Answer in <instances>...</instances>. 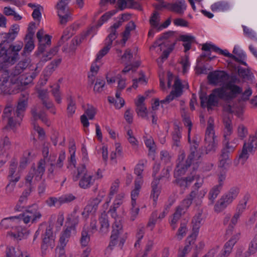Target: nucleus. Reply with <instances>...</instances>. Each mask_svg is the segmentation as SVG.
I'll list each match as a JSON object with an SVG mask.
<instances>
[{
	"instance_id": "f257e3e1",
	"label": "nucleus",
	"mask_w": 257,
	"mask_h": 257,
	"mask_svg": "<svg viewBox=\"0 0 257 257\" xmlns=\"http://www.w3.org/2000/svg\"><path fill=\"white\" fill-rule=\"evenodd\" d=\"M29 97V93L23 92L21 94L15 111L11 106H8L4 109L3 118L7 120L11 127H14L20 124L28 105Z\"/></svg>"
},
{
	"instance_id": "f03ea898",
	"label": "nucleus",
	"mask_w": 257,
	"mask_h": 257,
	"mask_svg": "<svg viewBox=\"0 0 257 257\" xmlns=\"http://www.w3.org/2000/svg\"><path fill=\"white\" fill-rule=\"evenodd\" d=\"M23 47L22 42H19L15 45H9L8 47L0 45V65L6 67L13 65L19 59L18 52Z\"/></svg>"
},
{
	"instance_id": "7ed1b4c3",
	"label": "nucleus",
	"mask_w": 257,
	"mask_h": 257,
	"mask_svg": "<svg viewBox=\"0 0 257 257\" xmlns=\"http://www.w3.org/2000/svg\"><path fill=\"white\" fill-rule=\"evenodd\" d=\"M239 193V189L237 187H232L225 193L214 205V211L217 213L224 210L228 205L237 198Z\"/></svg>"
},
{
	"instance_id": "20e7f679",
	"label": "nucleus",
	"mask_w": 257,
	"mask_h": 257,
	"mask_svg": "<svg viewBox=\"0 0 257 257\" xmlns=\"http://www.w3.org/2000/svg\"><path fill=\"white\" fill-rule=\"evenodd\" d=\"M204 141L206 153L207 154L211 152H214L217 147L218 140L217 137L215 135L214 130V119L211 117L208 118L207 121Z\"/></svg>"
},
{
	"instance_id": "39448f33",
	"label": "nucleus",
	"mask_w": 257,
	"mask_h": 257,
	"mask_svg": "<svg viewBox=\"0 0 257 257\" xmlns=\"http://www.w3.org/2000/svg\"><path fill=\"white\" fill-rule=\"evenodd\" d=\"M80 179L79 185L84 189L90 187L93 183L92 176L87 173L86 168L84 165H80L77 170L76 174H74L73 180L77 181Z\"/></svg>"
},
{
	"instance_id": "423d86ee",
	"label": "nucleus",
	"mask_w": 257,
	"mask_h": 257,
	"mask_svg": "<svg viewBox=\"0 0 257 257\" xmlns=\"http://www.w3.org/2000/svg\"><path fill=\"white\" fill-rule=\"evenodd\" d=\"M19 221H23L24 223H36L42 217V214L38 207L36 205L29 207L24 212L20 214Z\"/></svg>"
},
{
	"instance_id": "0eeeda50",
	"label": "nucleus",
	"mask_w": 257,
	"mask_h": 257,
	"mask_svg": "<svg viewBox=\"0 0 257 257\" xmlns=\"http://www.w3.org/2000/svg\"><path fill=\"white\" fill-rule=\"evenodd\" d=\"M31 112L33 118L34 120L33 122L34 128L37 132L39 136H44V131L36 123V121L40 119L43 122L49 126L50 125V121L47 118L46 112L44 110H41L39 107L38 106L33 107Z\"/></svg>"
},
{
	"instance_id": "6e6552de",
	"label": "nucleus",
	"mask_w": 257,
	"mask_h": 257,
	"mask_svg": "<svg viewBox=\"0 0 257 257\" xmlns=\"http://www.w3.org/2000/svg\"><path fill=\"white\" fill-rule=\"evenodd\" d=\"M239 82L240 80L236 75H232L230 80L221 86L232 100L242 93L241 87L235 85L236 83Z\"/></svg>"
},
{
	"instance_id": "1a4fd4ad",
	"label": "nucleus",
	"mask_w": 257,
	"mask_h": 257,
	"mask_svg": "<svg viewBox=\"0 0 257 257\" xmlns=\"http://www.w3.org/2000/svg\"><path fill=\"white\" fill-rule=\"evenodd\" d=\"M219 99L226 101H229L232 100L221 87L215 88L208 96V99L207 101L208 109L211 108L212 106L217 105Z\"/></svg>"
},
{
	"instance_id": "9d476101",
	"label": "nucleus",
	"mask_w": 257,
	"mask_h": 257,
	"mask_svg": "<svg viewBox=\"0 0 257 257\" xmlns=\"http://www.w3.org/2000/svg\"><path fill=\"white\" fill-rule=\"evenodd\" d=\"M8 70H4L0 76V94H12L14 92L13 85L16 82V79H10Z\"/></svg>"
},
{
	"instance_id": "9b49d317",
	"label": "nucleus",
	"mask_w": 257,
	"mask_h": 257,
	"mask_svg": "<svg viewBox=\"0 0 257 257\" xmlns=\"http://www.w3.org/2000/svg\"><path fill=\"white\" fill-rule=\"evenodd\" d=\"M257 148V131L254 136L250 137L248 142L245 143L241 153L239 156V161L243 165L248 158V153L255 151Z\"/></svg>"
},
{
	"instance_id": "f8f14e48",
	"label": "nucleus",
	"mask_w": 257,
	"mask_h": 257,
	"mask_svg": "<svg viewBox=\"0 0 257 257\" xmlns=\"http://www.w3.org/2000/svg\"><path fill=\"white\" fill-rule=\"evenodd\" d=\"M196 182L192 187V190L190 193V196L195 201H200L204 198L207 193V190L206 188L201 189L203 184L204 180L198 175V178L195 179Z\"/></svg>"
},
{
	"instance_id": "ddd939ff",
	"label": "nucleus",
	"mask_w": 257,
	"mask_h": 257,
	"mask_svg": "<svg viewBox=\"0 0 257 257\" xmlns=\"http://www.w3.org/2000/svg\"><path fill=\"white\" fill-rule=\"evenodd\" d=\"M207 78L210 84L223 85L228 80L229 76L223 71H214L209 73Z\"/></svg>"
},
{
	"instance_id": "4468645a",
	"label": "nucleus",
	"mask_w": 257,
	"mask_h": 257,
	"mask_svg": "<svg viewBox=\"0 0 257 257\" xmlns=\"http://www.w3.org/2000/svg\"><path fill=\"white\" fill-rule=\"evenodd\" d=\"M162 7L173 12L182 15L187 6L185 0H173L171 3H163Z\"/></svg>"
},
{
	"instance_id": "2eb2a0df",
	"label": "nucleus",
	"mask_w": 257,
	"mask_h": 257,
	"mask_svg": "<svg viewBox=\"0 0 257 257\" xmlns=\"http://www.w3.org/2000/svg\"><path fill=\"white\" fill-rule=\"evenodd\" d=\"M45 231L42 238V244L41 248L42 250H46L48 246L53 248L54 246V236L52 231V227L50 226H46Z\"/></svg>"
},
{
	"instance_id": "dca6fc26",
	"label": "nucleus",
	"mask_w": 257,
	"mask_h": 257,
	"mask_svg": "<svg viewBox=\"0 0 257 257\" xmlns=\"http://www.w3.org/2000/svg\"><path fill=\"white\" fill-rule=\"evenodd\" d=\"M36 36L39 41L38 52L42 53L51 45V37L48 35H44L43 29L40 30L37 33Z\"/></svg>"
},
{
	"instance_id": "f3484780",
	"label": "nucleus",
	"mask_w": 257,
	"mask_h": 257,
	"mask_svg": "<svg viewBox=\"0 0 257 257\" xmlns=\"http://www.w3.org/2000/svg\"><path fill=\"white\" fill-rule=\"evenodd\" d=\"M100 202L101 199L97 197L90 200L81 213L82 216L87 218L89 215L95 213Z\"/></svg>"
},
{
	"instance_id": "a211bd4d",
	"label": "nucleus",
	"mask_w": 257,
	"mask_h": 257,
	"mask_svg": "<svg viewBox=\"0 0 257 257\" xmlns=\"http://www.w3.org/2000/svg\"><path fill=\"white\" fill-rule=\"evenodd\" d=\"M45 171V161L40 160L37 167H32L30 172L34 176V182L38 181L42 179V176Z\"/></svg>"
},
{
	"instance_id": "6ab92c4d",
	"label": "nucleus",
	"mask_w": 257,
	"mask_h": 257,
	"mask_svg": "<svg viewBox=\"0 0 257 257\" xmlns=\"http://www.w3.org/2000/svg\"><path fill=\"white\" fill-rule=\"evenodd\" d=\"M202 211L198 212L193 218L192 220V233L190 236V238L195 239L198 235L199 229L202 224Z\"/></svg>"
},
{
	"instance_id": "aec40b11",
	"label": "nucleus",
	"mask_w": 257,
	"mask_h": 257,
	"mask_svg": "<svg viewBox=\"0 0 257 257\" xmlns=\"http://www.w3.org/2000/svg\"><path fill=\"white\" fill-rule=\"evenodd\" d=\"M145 98L143 96H139L138 99L135 102L136 105V111L138 115L142 118H147V109L145 106L144 101Z\"/></svg>"
},
{
	"instance_id": "412c9836",
	"label": "nucleus",
	"mask_w": 257,
	"mask_h": 257,
	"mask_svg": "<svg viewBox=\"0 0 257 257\" xmlns=\"http://www.w3.org/2000/svg\"><path fill=\"white\" fill-rule=\"evenodd\" d=\"M9 234L17 240H21L25 236H27L28 233L26 229L20 226H15L14 227H12V229L9 232Z\"/></svg>"
},
{
	"instance_id": "4be33fe9",
	"label": "nucleus",
	"mask_w": 257,
	"mask_h": 257,
	"mask_svg": "<svg viewBox=\"0 0 257 257\" xmlns=\"http://www.w3.org/2000/svg\"><path fill=\"white\" fill-rule=\"evenodd\" d=\"M72 231L74 232V228L73 227H67L61 233L59 239L60 250L64 249V247L69 241Z\"/></svg>"
},
{
	"instance_id": "5701e85b",
	"label": "nucleus",
	"mask_w": 257,
	"mask_h": 257,
	"mask_svg": "<svg viewBox=\"0 0 257 257\" xmlns=\"http://www.w3.org/2000/svg\"><path fill=\"white\" fill-rule=\"evenodd\" d=\"M124 197V194L121 193L118 194L114 201V202L112 206H110V209L108 210L111 216L115 218L117 217L116 209L118 208L120 205L122 203V199Z\"/></svg>"
},
{
	"instance_id": "b1692460",
	"label": "nucleus",
	"mask_w": 257,
	"mask_h": 257,
	"mask_svg": "<svg viewBox=\"0 0 257 257\" xmlns=\"http://www.w3.org/2000/svg\"><path fill=\"white\" fill-rule=\"evenodd\" d=\"M143 182L140 178L135 181V188L131 192V205L136 204V199L139 197Z\"/></svg>"
},
{
	"instance_id": "393cba45",
	"label": "nucleus",
	"mask_w": 257,
	"mask_h": 257,
	"mask_svg": "<svg viewBox=\"0 0 257 257\" xmlns=\"http://www.w3.org/2000/svg\"><path fill=\"white\" fill-rule=\"evenodd\" d=\"M19 221V217L12 216L4 218L0 223V227L3 229H8L14 227V225Z\"/></svg>"
},
{
	"instance_id": "a878e982",
	"label": "nucleus",
	"mask_w": 257,
	"mask_h": 257,
	"mask_svg": "<svg viewBox=\"0 0 257 257\" xmlns=\"http://www.w3.org/2000/svg\"><path fill=\"white\" fill-rule=\"evenodd\" d=\"M198 178V175L193 174L191 176L186 178H178L176 180V184L180 187L184 188H187L193 181Z\"/></svg>"
},
{
	"instance_id": "bb28decb",
	"label": "nucleus",
	"mask_w": 257,
	"mask_h": 257,
	"mask_svg": "<svg viewBox=\"0 0 257 257\" xmlns=\"http://www.w3.org/2000/svg\"><path fill=\"white\" fill-rule=\"evenodd\" d=\"M186 210L178 206L177 207L175 212L173 215V218L171 220L170 224L173 230L176 228V224L181 216L185 213Z\"/></svg>"
},
{
	"instance_id": "cd10ccee",
	"label": "nucleus",
	"mask_w": 257,
	"mask_h": 257,
	"mask_svg": "<svg viewBox=\"0 0 257 257\" xmlns=\"http://www.w3.org/2000/svg\"><path fill=\"white\" fill-rule=\"evenodd\" d=\"M174 36V34L173 32H168L164 33L161 37H160L158 40H157L154 43L152 46L150 47V50H153L157 47L159 46L160 47V51H161L163 50V44L165 42L164 41H163L162 42H161L163 40V39H169V40H170Z\"/></svg>"
},
{
	"instance_id": "c85d7f7f",
	"label": "nucleus",
	"mask_w": 257,
	"mask_h": 257,
	"mask_svg": "<svg viewBox=\"0 0 257 257\" xmlns=\"http://www.w3.org/2000/svg\"><path fill=\"white\" fill-rule=\"evenodd\" d=\"M99 220L100 224V231L103 233L107 232L109 229V224L107 215L105 211L101 213Z\"/></svg>"
},
{
	"instance_id": "c756f323",
	"label": "nucleus",
	"mask_w": 257,
	"mask_h": 257,
	"mask_svg": "<svg viewBox=\"0 0 257 257\" xmlns=\"http://www.w3.org/2000/svg\"><path fill=\"white\" fill-rule=\"evenodd\" d=\"M124 242V240L121 237L120 235H114V236L113 237V235L111 234L110 236V241L107 247V249L112 250L113 247L115 246H117L120 248H121Z\"/></svg>"
},
{
	"instance_id": "7c9ffc66",
	"label": "nucleus",
	"mask_w": 257,
	"mask_h": 257,
	"mask_svg": "<svg viewBox=\"0 0 257 257\" xmlns=\"http://www.w3.org/2000/svg\"><path fill=\"white\" fill-rule=\"evenodd\" d=\"M71 0H60L56 5V9L58 15L69 13L68 9V4Z\"/></svg>"
},
{
	"instance_id": "2f4dec72",
	"label": "nucleus",
	"mask_w": 257,
	"mask_h": 257,
	"mask_svg": "<svg viewBox=\"0 0 257 257\" xmlns=\"http://www.w3.org/2000/svg\"><path fill=\"white\" fill-rule=\"evenodd\" d=\"M90 240V235L88 234L87 227L84 226L81 232L79 241L82 247H86L88 245Z\"/></svg>"
},
{
	"instance_id": "473e14b6",
	"label": "nucleus",
	"mask_w": 257,
	"mask_h": 257,
	"mask_svg": "<svg viewBox=\"0 0 257 257\" xmlns=\"http://www.w3.org/2000/svg\"><path fill=\"white\" fill-rule=\"evenodd\" d=\"M160 178H156L154 179L152 182V192L151 197L153 198L154 201L156 202L160 193V190L158 187Z\"/></svg>"
},
{
	"instance_id": "72a5a7b5",
	"label": "nucleus",
	"mask_w": 257,
	"mask_h": 257,
	"mask_svg": "<svg viewBox=\"0 0 257 257\" xmlns=\"http://www.w3.org/2000/svg\"><path fill=\"white\" fill-rule=\"evenodd\" d=\"M250 198L249 194H245L243 198L239 201L236 207V213L241 215V214L245 210L247 206V203Z\"/></svg>"
},
{
	"instance_id": "f704fd0d",
	"label": "nucleus",
	"mask_w": 257,
	"mask_h": 257,
	"mask_svg": "<svg viewBox=\"0 0 257 257\" xmlns=\"http://www.w3.org/2000/svg\"><path fill=\"white\" fill-rule=\"evenodd\" d=\"M223 123L224 125V138L227 140L228 137H229L232 132V126L231 120L229 116H225L223 118Z\"/></svg>"
},
{
	"instance_id": "c9c22d12",
	"label": "nucleus",
	"mask_w": 257,
	"mask_h": 257,
	"mask_svg": "<svg viewBox=\"0 0 257 257\" xmlns=\"http://www.w3.org/2000/svg\"><path fill=\"white\" fill-rule=\"evenodd\" d=\"M33 35V34H29L26 36V44L23 50V52L25 54L26 53H30L35 47Z\"/></svg>"
},
{
	"instance_id": "e433bc0d",
	"label": "nucleus",
	"mask_w": 257,
	"mask_h": 257,
	"mask_svg": "<svg viewBox=\"0 0 257 257\" xmlns=\"http://www.w3.org/2000/svg\"><path fill=\"white\" fill-rule=\"evenodd\" d=\"M114 219L115 221L112 226V230L111 234L113 235V237L114 236V235H120L123 231L122 225L120 219L119 218H115Z\"/></svg>"
},
{
	"instance_id": "4c0bfd02",
	"label": "nucleus",
	"mask_w": 257,
	"mask_h": 257,
	"mask_svg": "<svg viewBox=\"0 0 257 257\" xmlns=\"http://www.w3.org/2000/svg\"><path fill=\"white\" fill-rule=\"evenodd\" d=\"M181 138V129L178 125H176L172 133L173 146L176 148L180 145V139Z\"/></svg>"
},
{
	"instance_id": "58836bf2",
	"label": "nucleus",
	"mask_w": 257,
	"mask_h": 257,
	"mask_svg": "<svg viewBox=\"0 0 257 257\" xmlns=\"http://www.w3.org/2000/svg\"><path fill=\"white\" fill-rule=\"evenodd\" d=\"M68 227H73L74 228V232H75V226L78 224L79 216L76 214V211L74 210L71 214H70L67 218Z\"/></svg>"
},
{
	"instance_id": "ea45409f",
	"label": "nucleus",
	"mask_w": 257,
	"mask_h": 257,
	"mask_svg": "<svg viewBox=\"0 0 257 257\" xmlns=\"http://www.w3.org/2000/svg\"><path fill=\"white\" fill-rule=\"evenodd\" d=\"M76 108V102L71 96L67 98V112L68 116L71 117L75 113Z\"/></svg>"
},
{
	"instance_id": "a19ab883",
	"label": "nucleus",
	"mask_w": 257,
	"mask_h": 257,
	"mask_svg": "<svg viewBox=\"0 0 257 257\" xmlns=\"http://www.w3.org/2000/svg\"><path fill=\"white\" fill-rule=\"evenodd\" d=\"M230 153L227 149L223 148L220 155L219 161V166L225 167L226 164H229L230 161L229 159V154Z\"/></svg>"
},
{
	"instance_id": "79ce46f5",
	"label": "nucleus",
	"mask_w": 257,
	"mask_h": 257,
	"mask_svg": "<svg viewBox=\"0 0 257 257\" xmlns=\"http://www.w3.org/2000/svg\"><path fill=\"white\" fill-rule=\"evenodd\" d=\"M180 40L184 42L183 46L185 52L188 51L191 47V44L194 41V37L189 35H182L180 36Z\"/></svg>"
},
{
	"instance_id": "37998d69",
	"label": "nucleus",
	"mask_w": 257,
	"mask_h": 257,
	"mask_svg": "<svg viewBox=\"0 0 257 257\" xmlns=\"http://www.w3.org/2000/svg\"><path fill=\"white\" fill-rule=\"evenodd\" d=\"M136 25L133 21H131L126 25L125 29L123 33V38L122 40L123 41L124 44L125 43L126 41L128 40L131 31L134 30L136 29Z\"/></svg>"
},
{
	"instance_id": "c03bdc74",
	"label": "nucleus",
	"mask_w": 257,
	"mask_h": 257,
	"mask_svg": "<svg viewBox=\"0 0 257 257\" xmlns=\"http://www.w3.org/2000/svg\"><path fill=\"white\" fill-rule=\"evenodd\" d=\"M212 11H224L229 9L227 3L223 1L218 2L213 4L211 7Z\"/></svg>"
},
{
	"instance_id": "a18cd8bd",
	"label": "nucleus",
	"mask_w": 257,
	"mask_h": 257,
	"mask_svg": "<svg viewBox=\"0 0 257 257\" xmlns=\"http://www.w3.org/2000/svg\"><path fill=\"white\" fill-rule=\"evenodd\" d=\"M20 179V175H17L15 179H10L9 183L6 187V192L7 194H11L15 188L16 183L19 181Z\"/></svg>"
},
{
	"instance_id": "49530a36",
	"label": "nucleus",
	"mask_w": 257,
	"mask_h": 257,
	"mask_svg": "<svg viewBox=\"0 0 257 257\" xmlns=\"http://www.w3.org/2000/svg\"><path fill=\"white\" fill-rule=\"evenodd\" d=\"M221 190L222 189L221 188L215 186H214L210 190L208 195V198L211 202V204H213L214 203L215 200L220 193Z\"/></svg>"
},
{
	"instance_id": "de8ad7c7",
	"label": "nucleus",
	"mask_w": 257,
	"mask_h": 257,
	"mask_svg": "<svg viewBox=\"0 0 257 257\" xmlns=\"http://www.w3.org/2000/svg\"><path fill=\"white\" fill-rule=\"evenodd\" d=\"M170 42V46L169 47V49H166L164 50L162 56H161V59L163 60L168 58L170 52L173 50L175 45L177 42V39L174 36L171 39L169 40Z\"/></svg>"
},
{
	"instance_id": "09e8293b",
	"label": "nucleus",
	"mask_w": 257,
	"mask_h": 257,
	"mask_svg": "<svg viewBox=\"0 0 257 257\" xmlns=\"http://www.w3.org/2000/svg\"><path fill=\"white\" fill-rule=\"evenodd\" d=\"M22 252L18 249H16L13 247H8L6 250L5 257H22Z\"/></svg>"
},
{
	"instance_id": "8fccbe9b",
	"label": "nucleus",
	"mask_w": 257,
	"mask_h": 257,
	"mask_svg": "<svg viewBox=\"0 0 257 257\" xmlns=\"http://www.w3.org/2000/svg\"><path fill=\"white\" fill-rule=\"evenodd\" d=\"M117 12V10H114L105 13L103 14L98 21L97 23V27H99L102 25L106 22L109 19H110L112 16H113Z\"/></svg>"
},
{
	"instance_id": "3c124183",
	"label": "nucleus",
	"mask_w": 257,
	"mask_h": 257,
	"mask_svg": "<svg viewBox=\"0 0 257 257\" xmlns=\"http://www.w3.org/2000/svg\"><path fill=\"white\" fill-rule=\"evenodd\" d=\"M191 153L188 155L187 159L186 160V166H190L191 164L192 163L195 157L196 156V150L198 148L199 145H196L195 144L191 143Z\"/></svg>"
},
{
	"instance_id": "603ef678",
	"label": "nucleus",
	"mask_w": 257,
	"mask_h": 257,
	"mask_svg": "<svg viewBox=\"0 0 257 257\" xmlns=\"http://www.w3.org/2000/svg\"><path fill=\"white\" fill-rule=\"evenodd\" d=\"M190 166H186V161H185V164H182L181 162L178 164L176 168L174 171V176L177 178L179 177L185 173L187 169Z\"/></svg>"
},
{
	"instance_id": "864d4df0",
	"label": "nucleus",
	"mask_w": 257,
	"mask_h": 257,
	"mask_svg": "<svg viewBox=\"0 0 257 257\" xmlns=\"http://www.w3.org/2000/svg\"><path fill=\"white\" fill-rule=\"evenodd\" d=\"M3 36L4 40H3L0 43V45H3V46H5L6 43H9L14 41L17 35L15 34L12 32H9L8 33H4L0 34V38Z\"/></svg>"
},
{
	"instance_id": "5fc2aeb1",
	"label": "nucleus",
	"mask_w": 257,
	"mask_h": 257,
	"mask_svg": "<svg viewBox=\"0 0 257 257\" xmlns=\"http://www.w3.org/2000/svg\"><path fill=\"white\" fill-rule=\"evenodd\" d=\"M145 169V163L143 161L140 162L136 166L135 168V174L137 176L135 180H137L138 178L141 179L142 181H143V177L142 176V173Z\"/></svg>"
},
{
	"instance_id": "6e6d98bb",
	"label": "nucleus",
	"mask_w": 257,
	"mask_h": 257,
	"mask_svg": "<svg viewBox=\"0 0 257 257\" xmlns=\"http://www.w3.org/2000/svg\"><path fill=\"white\" fill-rule=\"evenodd\" d=\"M160 21V17L157 12H155L151 16L149 22L151 26L153 28H157L160 26L159 23Z\"/></svg>"
},
{
	"instance_id": "4d7b16f0",
	"label": "nucleus",
	"mask_w": 257,
	"mask_h": 257,
	"mask_svg": "<svg viewBox=\"0 0 257 257\" xmlns=\"http://www.w3.org/2000/svg\"><path fill=\"white\" fill-rule=\"evenodd\" d=\"M46 203L49 207L59 208L61 206L60 197H50L46 200Z\"/></svg>"
},
{
	"instance_id": "13d9d810",
	"label": "nucleus",
	"mask_w": 257,
	"mask_h": 257,
	"mask_svg": "<svg viewBox=\"0 0 257 257\" xmlns=\"http://www.w3.org/2000/svg\"><path fill=\"white\" fill-rule=\"evenodd\" d=\"M187 231L186 225L185 224L181 223L176 234L175 237L177 240H181L186 235Z\"/></svg>"
},
{
	"instance_id": "bf43d9fd",
	"label": "nucleus",
	"mask_w": 257,
	"mask_h": 257,
	"mask_svg": "<svg viewBox=\"0 0 257 257\" xmlns=\"http://www.w3.org/2000/svg\"><path fill=\"white\" fill-rule=\"evenodd\" d=\"M173 87L174 90L172 91L177 94V96H181L183 87L181 80L178 78H176Z\"/></svg>"
},
{
	"instance_id": "052dcab7",
	"label": "nucleus",
	"mask_w": 257,
	"mask_h": 257,
	"mask_svg": "<svg viewBox=\"0 0 257 257\" xmlns=\"http://www.w3.org/2000/svg\"><path fill=\"white\" fill-rule=\"evenodd\" d=\"M238 74L239 76L245 80H248L250 78L251 73L248 69L239 67L238 69Z\"/></svg>"
},
{
	"instance_id": "680f3d73",
	"label": "nucleus",
	"mask_w": 257,
	"mask_h": 257,
	"mask_svg": "<svg viewBox=\"0 0 257 257\" xmlns=\"http://www.w3.org/2000/svg\"><path fill=\"white\" fill-rule=\"evenodd\" d=\"M17 168V163L15 161L12 162L10 165L9 179H15L17 175H20L18 173H16Z\"/></svg>"
},
{
	"instance_id": "e2e57ef3",
	"label": "nucleus",
	"mask_w": 257,
	"mask_h": 257,
	"mask_svg": "<svg viewBox=\"0 0 257 257\" xmlns=\"http://www.w3.org/2000/svg\"><path fill=\"white\" fill-rule=\"evenodd\" d=\"M235 243V240L233 239H230L225 244L223 251V254L224 255H229V254L231 252L232 248Z\"/></svg>"
},
{
	"instance_id": "0e129e2a",
	"label": "nucleus",
	"mask_w": 257,
	"mask_h": 257,
	"mask_svg": "<svg viewBox=\"0 0 257 257\" xmlns=\"http://www.w3.org/2000/svg\"><path fill=\"white\" fill-rule=\"evenodd\" d=\"M119 183L120 182L118 179H116L112 183L109 193V195L110 198H111L112 196L117 192L119 186Z\"/></svg>"
},
{
	"instance_id": "69168bd1",
	"label": "nucleus",
	"mask_w": 257,
	"mask_h": 257,
	"mask_svg": "<svg viewBox=\"0 0 257 257\" xmlns=\"http://www.w3.org/2000/svg\"><path fill=\"white\" fill-rule=\"evenodd\" d=\"M111 46V45L106 43V46L100 50L97 54L96 61L100 60L104 56H105L110 50Z\"/></svg>"
},
{
	"instance_id": "338daca9",
	"label": "nucleus",
	"mask_w": 257,
	"mask_h": 257,
	"mask_svg": "<svg viewBox=\"0 0 257 257\" xmlns=\"http://www.w3.org/2000/svg\"><path fill=\"white\" fill-rule=\"evenodd\" d=\"M193 200H194V199L192 197H190L189 194L187 197L182 201L181 204L179 206L187 211L191 205Z\"/></svg>"
},
{
	"instance_id": "774afa93",
	"label": "nucleus",
	"mask_w": 257,
	"mask_h": 257,
	"mask_svg": "<svg viewBox=\"0 0 257 257\" xmlns=\"http://www.w3.org/2000/svg\"><path fill=\"white\" fill-rule=\"evenodd\" d=\"M257 251V246L251 241L249 244L248 250L244 252L243 255V257H248L251 254H254Z\"/></svg>"
}]
</instances>
